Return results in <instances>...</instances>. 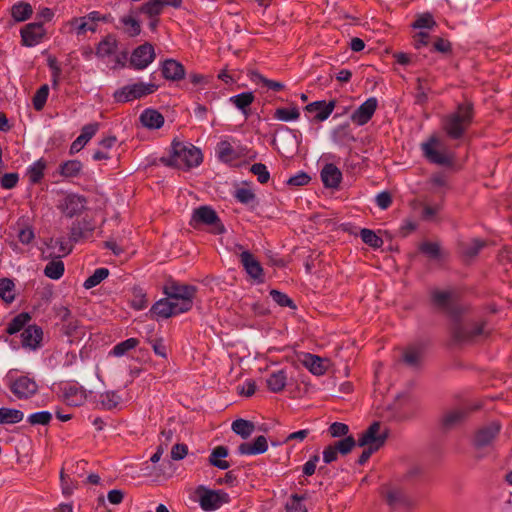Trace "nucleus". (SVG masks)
I'll list each match as a JSON object with an SVG mask.
<instances>
[{
    "mask_svg": "<svg viewBox=\"0 0 512 512\" xmlns=\"http://www.w3.org/2000/svg\"><path fill=\"white\" fill-rule=\"evenodd\" d=\"M159 86L154 83L137 82L125 85L113 93L116 103H127L154 93Z\"/></svg>",
    "mask_w": 512,
    "mask_h": 512,
    "instance_id": "0eeeda50",
    "label": "nucleus"
},
{
    "mask_svg": "<svg viewBox=\"0 0 512 512\" xmlns=\"http://www.w3.org/2000/svg\"><path fill=\"white\" fill-rule=\"evenodd\" d=\"M83 164L79 160H68L60 164L59 173L65 178L77 177L80 175Z\"/></svg>",
    "mask_w": 512,
    "mask_h": 512,
    "instance_id": "4c0bfd02",
    "label": "nucleus"
},
{
    "mask_svg": "<svg viewBox=\"0 0 512 512\" xmlns=\"http://www.w3.org/2000/svg\"><path fill=\"white\" fill-rule=\"evenodd\" d=\"M338 454L343 456L349 454L357 445V441L352 435L346 436L343 439L331 444Z\"/></svg>",
    "mask_w": 512,
    "mask_h": 512,
    "instance_id": "603ef678",
    "label": "nucleus"
},
{
    "mask_svg": "<svg viewBox=\"0 0 512 512\" xmlns=\"http://www.w3.org/2000/svg\"><path fill=\"white\" fill-rule=\"evenodd\" d=\"M434 26H436V22L432 14H430L429 12L418 15L417 19L412 24V27L414 29H431Z\"/></svg>",
    "mask_w": 512,
    "mask_h": 512,
    "instance_id": "680f3d73",
    "label": "nucleus"
},
{
    "mask_svg": "<svg viewBox=\"0 0 512 512\" xmlns=\"http://www.w3.org/2000/svg\"><path fill=\"white\" fill-rule=\"evenodd\" d=\"M10 391L20 400L33 397L39 390V386L33 378L22 375L9 383Z\"/></svg>",
    "mask_w": 512,
    "mask_h": 512,
    "instance_id": "9b49d317",
    "label": "nucleus"
},
{
    "mask_svg": "<svg viewBox=\"0 0 512 512\" xmlns=\"http://www.w3.org/2000/svg\"><path fill=\"white\" fill-rule=\"evenodd\" d=\"M423 358V349L418 346H409L403 353V361L406 365L417 368Z\"/></svg>",
    "mask_w": 512,
    "mask_h": 512,
    "instance_id": "c9c22d12",
    "label": "nucleus"
},
{
    "mask_svg": "<svg viewBox=\"0 0 512 512\" xmlns=\"http://www.w3.org/2000/svg\"><path fill=\"white\" fill-rule=\"evenodd\" d=\"M380 422H373L365 431H363L357 440L359 447H365L359 456L357 463L364 465L371 455L378 451L386 442L388 438V431L380 432Z\"/></svg>",
    "mask_w": 512,
    "mask_h": 512,
    "instance_id": "20e7f679",
    "label": "nucleus"
},
{
    "mask_svg": "<svg viewBox=\"0 0 512 512\" xmlns=\"http://www.w3.org/2000/svg\"><path fill=\"white\" fill-rule=\"evenodd\" d=\"M418 251L433 261H442L448 256L439 242L423 241L418 245Z\"/></svg>",
    "mask_w": 512,
    "mask_h": 512,
    "instance_id": "b1692460",
    "label": "nucleus"
},
{
    "mask_svg": "<svg viewBox=\"0 0 512 512\" xmlns=\"http://www.w3.org/2000/svg\"><path fill=\"white\" fill-rule=\"evenodd\" d=\"M229 454V450L226 446H216L209 458H208V462L210 465L216 467V468H219L221 470H226L230 467V463L226 460H224L223 458H226Z\"/></svg>",
    "mask_w": 512,
    "mask_h": 512,
    "instance_id": "2f4dec72",
    "label": "nucleus"
},
{
    "mask_svg": "<svg viewBox=\"0 0 512 512\" xmlns=\"http://www.w3.org/2000/svg\"><path fill=\"white\" fill-rule=\"evenodd\" d=\"M475 118L474 104L466 100L459 103L455 110L441 118V129L450 140L462 139Z\"/></svg>",
    "mask_w": 512,
    "mask_h": 512,
    "instance_id": "f257e3e1",
    "label": "nucleus"
},
{
    "mask_svg": "<svg viewBox=\"0 0 512 512\" xmlns=\"http://www.w3.org/2000/svg\"><path fill=\"white\" fill-rule=\"evenodd\" d=\"M120 22L124 26V32L129 37H136L141 33V25L140 22L134 17L128 15L120 18Z\"/></svg>",
    "mask_w": 512,
    "mask_h": 512,
    "instance_id": "3c124183",
    "label": "nucleus"
},
{
    "mask_svg": "<svg viewBox=\"0 0 512 512\" xmlns=\"http://www.w3.org/2000/svg\"><path fill=\"white\" fill-rule=\"evenodd\" d=\"M475 409H477V407H462L446 411L441 418V424L443 428L447 430L455 428L456 426L463 423L468 417L469 413Z\"/></svg>",
    "mask_w": 512,
    "mask_h": 512,
    "instance_id": "a211bd4d",
    "label": "nucleus"
},
{
    "mask_svg": "<svg viewBox=\"0 0 512 512\" xmlns=\"http://www.w3.org/2000/svg\"><path fill=\"white\" fill-rule=\"evenodd\" d=\"M234 198L244 205H250V208L254 210L258 206L255 193L248 188H238L234 193Z\"/></svg>",
    "mask_w": 512,
    "mask_h": 512,
    "instance_id": "c03bdc74",
    "label": "nucleus"
},
{
    "mask_svg": "<svg viewBox=\"0 0 512 512\" xmlns=\"http://www.w3.org/2000/svg\"><path fill=\"white\" fill-rule=\"evenodd\" d=\"M240 262L246 271V273L257 283L264 282V271L261 263L255 258V256L244 250L240 254Z\"/></svg>",
    "mask_w": 512,
    "mask_h": 512,
    "instance_id": "2eb2a0df",
    "label": "nucleus"
},
{
    "mask_svg": "<svg viewBox=\"0 0 512 512\" xmlns=\"http://www.w3.org/2000/svg\"><path fill=\"white\" fill-rule=\"evenodd\" d=\"M121 401V397L114 391H107L99 395L97 406L104 410L116 408Z\"/></svg>",
    "mask_w": 512,
    "mask_h": 512,
    "instance_id": "e433bc0d",
    "label": "nucleus"
},
{
    "mask_svg": "<svg viewBox=\"0 0 512 512\" xmlns=\"http://www.w3.org/2000/svg\"><path fill=\"white\" fill-rule=\"evenodd\" d=\"M161 72L165 79L180 81L185 77V67L175 59H166L161 65Z\"/></svg>",
    "mask_w": 512,
    "mask_h": 512,
    "instance_id": "4be33fe9",
    "label": "nucleus"
},
{
    "mask_svg": "<svg viewBox=\"0 0 512 512\" xmlns=\"http://www.w3.org/2000/svg\"><path fill=\"white\" fill-rule=\"evenodd\" d=\"M377 106L378 101L375 97L368 98L352 113L351 120L358 126L367 124L373 117Z\"/></svg>",
    "mask_w": 512,
    "mask_h": 512,
    "instance_id": "f3484780",
    "label": "nucleus"
},
{
    "mask_svg": "<svg viewBox=\"0 0 512 512\" xmlns=\"http://www.w3.org/2000/svg\"><path fill=\"white\" fill-rule=\"evenodd\" d=\"M203 161L200 149L190 143L173 140L171 152L168 157H162L161 162L168 167H175L182 170L199 166Z\"/></svg>",
    "mask_w": 512,
    "mask_h": 512,
    "instance_id": "f03ea898",
    "label": "nucleus"
},
{
    "mask_svg": "<svg viewBox=\"0 0 512 512\" xmlns=\"http://www.w3.org/2000/svg\"><path fill=\"white\" fill-rule=\"evenodd\" d=\"M98 129V123H90L83 126L81 134L72 142L69 153L73 155L79 152L87 144V142L94 137Z\"/></svg>",
    "mask_w": 512,
    "mask_h": 512,
    "instance_id": "5701e85b",
    "label": "nucleus"
},
{
    "mask_svg": "<svg viewBox=\"0 0 512 512\" xmlns=\"http://www.w3.org/2000/svg\"><path fill=\"white\" fill-rule=\"evenodd\" d=\"M46 162L41 158L35 161L28 169L27 175L31 184H38L44 177Z\"/></svg>",
    "mask_w": 512,
    "mask_h": 512,
    "instance_id": "49530a36",
    "label": "nucleus"
},
{
    "mask_svg": "<svg viewBox=\"0 0 512 512\" xmlns=\"http://www.w3.org/2000/svg\"><path fill=\"white\" fill-rule=\"evenodd\" d=\"M43 331L37 325H29L21 333V343L24 348L36 350L40 347Z\"/></svg>",
    "mask_w": 512,
    "mask_h": 512,
    "instance_id": "aec40b11",
    "label": "nucleus"
},
{
    "mask_svg": "<svg viewBox=\"0 0 512 512\" xmlns=\"http://www.w3.org/2000/svg\"><path fill=\"white\" fill-rule=\"evenodd\" d=\"M321 180L326 188L337 189L342 180V172L333 163L326 164L320 172Z\"/></svg>",
    "mask_w": 512,
    "mask_h": 512,
    "instance_id": "412c9836",
    "label": "nucleus"
},
{
    "mask_svg": "<svg viewBox=\"0 0 512 512\" xmlns=\"http://www.w3.org/2000/svg\"><path fill=\"white\" fill-rule=\"evenodd\" d=\"M269 295L271 296L273 301L276 302L279 306L296 309L294 301L287 294L279 290L272 289L270 290Z\"/></svg>",
    "mask_w": 512,
    "mask_h": 512,
    "instance_id": "052dcab7",
    "label": "nucleus"
},
{
    "mask_svg": "<svg viewBox=\"0 0 512 512\" xmlns=\"http://www.w3.org/2000/svg\"><path fill=\"white\" fill-rule=\"evenodd\" d=\"M486 241L479 238H474L469 242L461 245V252L465 257L474 258L486 246Z\"/></svg>",
    "mask_w": 512,
    "mask_h": 512,
    "instance_id": "ea45409f",
    "label": "nucleus"
},
{
    "mask_svg": "<svg viewBox=\"0 0 512 512\" xmlns=\"http://www.w3.org/2000/svg\"><path fill=\"white\" fill-rule=\"evenodd\" d=\"M303 500V496L292 495L285 505V512H307L306 507L302 503Z\"/></svg>",
    "mask_w": 512,
    "mask_h": 512,
    "instance_id": "e2e57ef3",
    "label": "nucleus"
},
{
    "mask_svg": "<svg viewBox=\"0 0 512 512\" xmlns=\"http://www.w3.org/2000/svg\"><path fill=\"white\" fill-rule=\"evenodd\" d=\"M67 25L78 37L84 36L88 31L95 33L98 29L90 20L87 19V15L82 17H73L67 22Z\"/></svg>",
    "mask_w": 512,
    "mask_h": 512,
    "instance_id": "c85d7f7f",
    "label": "nucleus"
},
{
    "mask_svg": "<svg viewBox=\"0 0 512 512\" xmlns=\"http://www.w3.org/2000/svg\"><path fill=\"white\" fill-rule=\"evenodd\" d=\"M52 420V414L49 411H40L28 416L27 421L31 425H48Z\"/></svg>",
    "mask_w": 512,
    "mask_h": 512,
    "instance_id": "0e129e2a",
    "label": "nucleus"
},
{
    "mask_svg": "<svg viewBox=\"0 0 512 512\" xmlns=\"http://www.w3.org/2000/svg\"><path fill=\"white\" fill-rule=\"evenodd\" d=\"M303 364L312 374L317 376L325 374L327 369L325 361L321 357L310 353L305 355Z\"/></svg>",
    "mask_w": 512,
    "mask_h": 512,
    "instance_id": "72a5a7b5",
    "label": "nucleus"
},
{
    "mask_svg": "<svg viewBox=\"0 0 512 512\" xmlns=\"http://www.w3.org/2000/svg\"><path fill=\"white\" fill-rule=\"evenodd\" d=\"M336 107V101L331 100L326 102L324 100L314 101L305 106V111L309 113H316L314 120L317 122L325 121L332 114Z\"/></svg>",
    "mask_w": 512,
    "mask_h": 512,
    "instance_id": "6ab92c4d",
    "label": "nucleus"
},
{
    "mask_svg": "<svg viewBox=\"0 0 512 512\" xmlns=\"http://www.w3.org/2000/svg\"><path fill=\"white\" fill-rule=\"evenodd\" d=\"M273 117L283 122L295 121L300 117V111L296 105L291 108L280 107L275 110Z\"/></svg>",
    "mask_w": 512,
    "mask_h": 512,
    "instance_id": "de8ad7c7",
    "label": "nucleus"
},
{
    "mask_svg": "<svg viewBox=\"0 0 512 512\" xmlns=\"http://www.w3.org/2000/svg\"><path fill=\"white\" fill-rule=\"evenodd\" d=\"M197 292L198 288L196 286L182 284L174 280L167 282L163 287V293L176 306L175 310L179 314L186 313L192 309Z\"/></svg>",
    "mask_w": 512,
    "mask_h": 512,
    "instance_id": "7ed1b4c3",
    "label": "nucleus"
},
{
    "mask_svg": "<svg viewBox=\"0 0 512 512\" xmlns=\"http://www.w3.org/2000/svg\"><path fill=\"white\" fill-rule=\"evenodd\" d=\"M21 42L23 46L34 47L44 38L46 30L42 21L26 24L21 29Z\"/></svg>",
    "mask_w": 512,
    "mask_h": 512,
    "instance_id": "4468645a",
    "label": "nucleus"
},
{
    "mask_svg": "<svg viewBox=\"0 0 512 512\" xmlns=\"http://www.w3.org/2000/svg\"><path fill=\"white\" fill-rule=\"evenodd\" d=\"M250 171L255 175L257 176V180L261 183V184H265L269 181L270 179V173L266 167L265 164L263 163H255L251 166L250 168Z\"/></svg>",
    "mask_w": 512,
    "mask_h": 512,
    "instance_id": "69168bd1",
    "label": "nucleus"
},
{
    "mask_svg": "<svg viewBox=\"0 0 512 512\" xmlns=\"http://www.w3.org/2000/svg\"><path fill=\"white\" fill-rule=\"evenodd\" d=\"M442 146L441 139L433 134L421 143L420 148L424 158L432 163L444 167H453L455 164V154L446 150H439Z\"/></svg>",
    "mask_w": 512,
    "mask_h": 512,
    "instance_id": "39448f33",
    "label": "nucleus"
},
{
    "mask_svg": "<svg viewBox=\"0 0 512 512\" xmlns=\"http://www.w3.org/2000/svg\"><path fill=\"white\" fill-rule=\"evenodd\" d=\"M17 238L23 245H29L35 238L34 230L29 225H24L19 228Z\"/></svg>",
    "mask_w": 512,
    "mask_h": 512,
    "instance_id": "338daca9",
    "label": "nucleus"
},
{
    "mask_svg": "<svg viewBox=\"0 0 512 512\" xmlns=\"http://www.w3.org/2000/svg\"><path fill=\"white\" fill-rule=\"evenodd\" d=\"M118 41L113 34L106 35L96 46L95 54L99 58H106L116 53Z\"/></svg>",
    "mask_w": 512,
    "mask_h": 512,
    "instance_id": "c756f323",
    "label": "nucleus"
},
{
    "mask_svg": "<svg viewBox=\"0 0 512 512\" xmlns=\"http://www.w3.org/2000/svg\"><path fill=\"white\" fill-rule=\"evenodd\" d=\"M359 235L366 245L374 249L381 248L384 244L383 239L371 229L362 228L360 229Z\"/></svg>",
    "mask_w": 512,
    "mask_h": 512,
    "instance_id": "09e8293b",
    "label": "nucleus"
},
{
    "mask_svg": "<svg viewBox=\"0 0 512 512\" xmlns=\"http://www.w3.org/2000/svg\"><path fill=\"white\" fill-rule=\"evenodd\" d=\"M0 298L7 304H11L15 300V283L12 279H0Z\"/></svg>",
    "mask_w": 512,
    "mask_h": 512,
    "instance_id": "79ce46f5",
    "label": "nucleus"
},
{
    "mask_svg": "<svg viewBox=\"0 0 512 512\" xmlns=\"http://www.w3.org/2000/svg\"><path fill=\"white\" fill-rule=\"evenodd\" d=\"M86 199L78 194H68L59 204L58 208L69 218L79 215L85 208Z\"/></svg>",
    "mask_w": 512,
    "mask_h": 512,
    "instance_id": "dca6fc26",
    "label": "nucleus"
},
{
    "mask_svg": "<svg viewBox=\"0 0 512 512\" xmlns=\"http://www.w3.org/2000/svg\"><path fill=\"white\" fill-rule=\"evenodd\" d=\"M139 344V340L137 338H128L118 344H116L112 349V354L114 356L120 357L125 355L128 351L136 348Z\"/></svg>",
    "mask_w": 512,
    "mask_h": 512,
    "instance_id": "13d9d810",
    "label": "nucleus"
},
{
    "mask_svg": "<svg viewBox=\"0 0 512 512\" xmlns=\"http://www.w3.org/2000/svg\"><path fill=\"white\" fill-rule=\"evenodd\" d=\"M142 125L148 129H160L164 125V116L156 109L147 108L140 115Z\"/></svg>",
    "mask_w": 512,
    "mask_h": 512,
    "instance_id": "bb28decb",
    "label": "nucleus"
},
{
    "mask_svg": "<svg viewBox=\"0 0 512 512\" xmlns=\"http://www.w3.org/2000/svg\"><path fill=\"white\" fill-rule=\"evenodd\" d=\"M31 316L27 312H22L16 315L7 325L6 332L9 335L20 332L25 325L30 321Z\"/></svg>",
    "mask_w": 512,
    "mask_h": 512,
    "instance_id": "a18cd8bd",
    "label": "nucleus"
},
{
    "mask_svg": "<svg viewBox=\"0 0 512 512\" xmlns=\"http://www.w3.org/2000/svg\"><path fill=\"white\" fill-rule=\"evenodd\" d=\"M431 301L435 307L450 314H454L452 292L434 290L431 292Z\"/></svg>",
    "mask_w": 512,
    "mask_h": 512,
    "instance_id": "cd10ccee",
    "label": "nucleus"
},
{
    "mask_svg": "<svg viewBox=\"0 0 512 512\" xmlns=\"http://www.w3.org/2000/svg\"><path fill=\"white\" fill-rule=\"evenodd\" d=\"M251 80L257 84L261 83L263 86H265L268 89H271L273 91H281L285 87L282 82L270 80V79L264 77L259 72H253L251 74Z\"/></svg>",
    "mask_w": 512,
    "mask_h": 512,
    "instance_id": "6e6d98bb",
    "label": "nucleus"
},
{
    "mask_svg": "<svg viewBox=\"0 0 512 512\" xmlns=\"http://www.w3.org/2000/svg\"><path fill=\"white\" fill-rule=\"evenodd\" d=\"M500 430L501 425L496 421L481 427L475 432L473 438L474 447L478 450L490 447L499 435Z\"/></svg>",
    "mask_w": 512,
    "mask_h": 512,
    "instance_id": "f8f14e48",
    "label": "nucleus"
},
{
    "mask_svg": "<svg viewBox=\"0 0 512 512\" xmlns=\"http://www.w3.org/2000/svg\"><path fill=\"white\" fill-rule=\"evenodd\" d=\"M32 6L26 2H18L12 6L11 15L17 22H23L31 17Z\"/></svg>",
    "mask_w": 512,
    "mask_h": 512,
    "instance_id": "a19ab883",
    "label": "nucleus"
},
{
    "mask_svg": "<svg viewBox=\"0 0 512 512\" xmlns=\"http://www.w3.org/2000/svg\"><path fill=\"white\" fill-rule=\"evenodd\" d=\"M380 494L392 509L409 511L416 505L415 499L403 487L396 484L383 485Z\"/></svg>",
    "mask_w": 512,
    "mask_h": 512,
    "instance_id": "423d86ee",
    "label": "nucleus"
},
{
    "mask_svg": "<svg viewBox=\"0 0 512 512\" xmlns=\"http://www.w3.org/2000/svg\"><path fill=\"white\" fill-rule=\"evenodd\" d=\"M138 11L148 18H155L161 15L163 9L158 0H149L142 4Z\"/></svg>",
    "mask_w": 512,
    "mask_h": 512,
    "instance_id": "5fc2aeb1",
    "label": "nucleus"
},
{
    "mask_svg": "<svg viewBox=\"0 0 512 512\" xmlns=\"http://www.w3.org/2000/svg\"><path fill=\"white\" fill-rule=\"evenodd\" d=\"M175 307L176 306H174L166 296L165 298L155 302L152 305L150 312L157 318L168 319L170 317L179 315V313L175 310Z\"/></svg>",
    "mask_w": 512,
    "mask_h": 512,
    "instance_id": "a878e982",
    "label": "nucleus"
},
{
    "mask_svg": "<svg viewBox=\"0 0 512 512\" xmlns=\"http://www.w3.org/2000/svg\"><path fill=\"white\" fill-rule=\"evenodd\" d=\"M191 225L197 227L199 225H207L212 227L214 234H222L225 231L224 225L221 222L216 211L210 206H200L194 209Z\"/></svg>",
    "mask_w": 512,
    "mask_h": 512,
    "instance_id": "6e6552de",
    "label": "nucleus"
},
{
    "mask_svg": "<svg viewBox=\"0 0 512 512\" xmlns=\"http://www.w3.org/2000/svg\"><path fill=\"white\" fill-rule=\"evenodd\" d=\"M268 449V443L265 436L260 435L254 439L252 443L244 442L238 446V452L241 455H258L263 454Z\"/></svg>",
    "mask_w": 512,
    "mask_h": 512,
    "instance_id": "393cba45",
    "label": "nucleus"
},
{
    "mask_svg": "<svg viewBox=\"0 0 512 512\" xmlns=\"http://www.w3.org/2000/svg\"><path fill=\"white\" fill-rule=\"evenodd\" d=\"M231 428L234 433L247 439L253 433L255 425L249 420L240 418L233 421Z\"/></svg>",
    "mask_w": 512,
    "mask_h": 512,
    "instance_id": "37998d69",
    "label": "nucleus"
},
{
    "mask_svg": "<svg viewBox=\"0 0 512 512\" xmlns=\"http://www.w3.org/2000/svg\"><path fill=\"white\" fill-rule=\"evenodd\" d=\"M65 271V266L63 261L61 260H52L48 262L46 267L44 268V275L50 279L58 280L60 279Z\"/></svg>",
    "mask_w": 512,
    "mask_h": 512,
    "instance_id": "8fccbe9b",
    "label": "nucleus"
},
{
    "mask_svg": "<svg viewBox=\"0 0 512 512\" xmlns=\"http://www.w3.org/2000/svg\"><path fill=\"white\" fill-rule=\"evenodd\" d=\"M49 87L47 84L42 85L32 98L33 107L36 111H41L48 99Z\"/></svg>",
    "mask_w": 512,
    "mask_h": 512,
    "instance_id": "4d7b16f0",
    "label": "nucleus"
},
{
    "mask_svg": "<svg viewBox=\"0 0 512 512\" xmlns=\"http://www.w3.org/2000/svg\"><path fill=\"white\" fill-rule=\"evenodd\" d=\"M61 332L70 339L72 343L74 340L81 339L85 336V328L80 324L77 318L61 325Z\"/></svg>",
    "mask_w": 512,
    "mask_h": 512,
    "instance_id": "7c9ffc66",
    "label": "nucleus"
},
{
    "mask_svg": "<svg viewBox=\"0 0 512 512\" xmlns=\"http://www.w3.org/2000/svg\"><path fill=\"white\" fill-rule=\"evenodd\" d=\"M109 276V270L107 268H97L91 276H89L83 283L85 289H91L99 285L103 280Z\"/></svg>",
    "mask_w": 512,
    "mask_h": 512,
    "instance_id": "864d4df0",
    "label": "nucleus"
},
{
    "mask_svg": "<svg viewBox=\"0 0 512 512\" xmlns=\"http://www.w3.org/2000/svg\"><path fill=\"white\" fill-rule=\"evenodd\" d=\"M328 432L333 438L346 437L349 436V426L345 423L333 422L329 426Z\"/></svg>",
    "mask_w": 512,
    "mask_h": 512,
    "instance_id": "774afa93",
    "label": "nucleus"
},
{
    "mask_svg": "<svg viewBox=\"0 0 512 512\" xmlns=\"http://www.w3.org/2000/svg\"><path fill=\"white\" fill-rule=\"evenodd\" d=\"M484 326L485 322L455 323L451 331L452 338L457 343L472 342L484 334Z\"/></svg>",
    "mask_w": 512,
    "mask_h": 512,
    "instance_id": "9d476101",
    "label": "nucleus"
},
{
    "mask_svg": "<svg viewBox=\"0 0 512 512\" xmlns=\"http://www.w3.org/2000/svg\"><path fill=\"white\" fill-rule=\"evenodd\" d=\"M255 96L252 92H242L230 97V102L235 105L247 118L250 115L249 106L253 103Z\"/></svg>",
    "mask_w": 512,
    "mask_h": 512,
    "instance_id": "473e14b6",
    "label": "nucleus"
},
{
    "mask_svg": "<svg viewBox=\"0 0 512 512\" xmlns=\"http://www.w3.org/2000/svg\"><path fill=\"white\" fill-rule=\"evenodd\" d=\"M196 494L199 496L200 507L204 511L217 510L230 500L228 493L223 490H211L203 485L197 487Z\"/></svg>",
    "mask_w": 512,
    "mask_h": 512,
    "instance_id": "1a4fd4ad",
    "label": "nucleus"
},
{
    "mask_svg": "<svg viewBox=\"0 0 512 512\" xmlns=\"http://www.w3.org/2000/svg\"><path fill=\"white\" fill-rule=\"evenodd\" d=\"M155 59V50L152 44L145 42L135 48L130 57V65L136 70L145 69Z\"/></svg>",
    "mask_w": 512,
    "mask_h": 512,
    "instance_id": "ddd939ff",
    "label": "nucleus"
},
{
    "mask_svg": "<svg viewBox=\"0 0 512 512\" xmlns=\"http://www.w3.org/2000/svg\"><path fill=\"white\" fill-rule=\"evenodd\" d=\"M286 382L287 375L283 369L271 373L266 380L268 389L274 393L281 392L285 388Z\"/></svg>",
    "mask_w": 512,
    "mask_h": 512,
    "instance_id": "f704fd0d",
    "label": "nucleus"
},
{
    "mask_svg": "<svg viewBox=\"0 0 512 512\" xmlns=\"http://www.w3.org/2000/svg\"><path fill=\"white\" fill-rule=\"evenodd\" d=\"M24 413L14 408H0V425L16 424L23 420Z\"/></svg>",
    "mask_w": 512,
    "mask_h": 512,
    "instance_id": "58836bf2",
    "label": "nucleus"
},
{
    "mask_svg": "<svg viewBox=\"0 0 512 512\" xmlns=\"http://www.w3.org/2000/svg\"><path fill=\"white\" fill-rule=\"evenodd\" d=\"M218 157L221 161L230 162L236 158V153L228 141H221L217 145Z\"/></svg>",
    "mask_w": 512,
    "mask_h": 512,
    "instance_id": "bf43d9fd",
    "label": "nucleus"
}]
</instances>
